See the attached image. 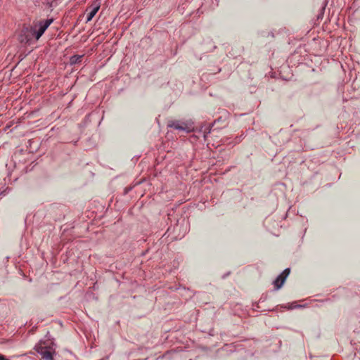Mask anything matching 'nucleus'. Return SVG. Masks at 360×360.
<instances>
[{
    "label": "nucleus",
    "mask_w": 360,
    "mask_h": 360,
    "mask_svg": "<svg viewBox=\"0 0 360 360\" xmlns=\"http://www.w3.org/2000/svg\"><path fill=\"white\" fill-rule=\"evenodd\" d=\"M53 20L52 18L46 19L45 20H41L38 22L37 27H38L37 30H34V34L37 40H38L46 30V29L50 26V25L53 22Z\"/></svg>",
    "instance_id": "nucleus-1"
},
{
    "label": "nucleus",
    "mask_w": 360,
    "mask_h": 360,
    "mask_svg": "<svg viewBox=\"0 0 360 360\" xmlns=\"http://www.w3.org/2000/svg\"><path fill=\"white\" fill-rule=\"evenodd\" d=\"M35 349L44 360H53L55 352L52 348L43 346H36Z\"/></svg>",
    "instance_id": "nucleus-2"
},
{
    "label": "nucleus",
    "mask_w": 360,
    "mask_h": 360,
    "mask_svg": "<svg viewBox=\"0 0 360 360\" xmlns=\"http://www.w3.org/2000/svg\"><path fill=\"white\" fill-rule=\"evenodd\" d=\"M168 127L171 128H174L179 131H190L191 128L188 126V124L181 122L179 121H171L168 123Z\"/></svg>",
    "instance_id": "nucleus-3"
},
{
    "label": "nucleus",
    "mask_w": 360,
    "mask_h": 360,
    "mask_svg": "<svg viewBox=\"0 0 360 360\" xmlns=\"http://www.w3.org/2000/svg\"><path fill=\"white\" fill-rule=\"evenodd\" d=\"M100 8L99 4L94 3L91 5V6L86 10L87 12V16H86V22H88L91 21L93 18L95 16L96 13L98 11Z\"/></svg>",
    "instance_id": "nucleus-4"
},
{
    "label": "nucleus",
    "mask_w": 360,
    "mask_h": 360,
    "mask_svg": "<svg viewBox=\"0 0 360 360\" xmlns=\"http://www.w3.org/2000/svg\"><path fill=\"white\" fill-rule=\"evenodd\" d=\"M283 278V276L281 275H279L273 282L274 285V287H275V290H278L280 289L283 284H281V279Z\"/></svg>",
    "instance_id": "nucleus-5"
},
{
    "label": "nucleus",
    "mask_w": 360,
    "mask_h": 360,
    "mask_svg": "<svg viewBox=\"0 0 360 360\" xmlns=\"http://www.w3.org/2000/svg\"><path fill=\"white\" fill-rule=\"evenodd\" d=\"M290 269L289 268L285 269L280 275L283 276L281 283L283 284L288 276L289 275Z\"/></svg>",
    "instance_id": "nucleus-6"
},
{
    "label": "nucleus",
    "mask_w": 360,
    "mask_h": 360,
    "mask_svg": "<svg viewBox=\"0 0 360 360\" xmlns=\"http://www.w3.org/2000/svg\"><path fill=\"white\" fill-rule=\"evenodd\" d=\"M210 131H211V128H209V129H208V131H207V132H206L205 131H204V139H206L207 136V134H210Z\"/></svg>",
    "instance_id": "nucleus-7"
},
{
    "label": "nucleus",
    "mask_w": 360,
    "mask_h": 360,
    "mask_svg": "<svg viewBox=\"0 0 360 360\" xmlns=\"http://www.w3.org/2000/svg\"><path fill=\"white\" fill-rule=\"evenodd\" d=\"M302 306L301 305H293L292 307H290V309H294V308H297V307H302Z\"/></svg>",
    "instance_id": "nucleus-8"
},
{
    "label": "nucleus",
    "mask_w": 360,
    "mask_h": 360,
    "mask_svg": "<svg viewBox=\"0 0 360 360\" xmlns=\"http://www.w3.org/2000/svg\"><path fill=\"white\" fill-rule=\"evenodd\" d=\"M0 360H6V359L3 355L0 354Z\"/></svg>",
    "instance_id": "nucleus-9"
},
{
    "label": "nucleus",
    "mask_w": 360,
    "mask_h": 360,
    "mask_svg": "<svg viewBox=\"0 0 360 360\" xmlns=\"http://www.w3.org/2000/svg\"><path fill=\"white\" fill-rule=\"evenodd\" d=\"M27 30H28V29L25 28V29L22 30V32H25V31L27 32Z\"/></svg>",
    "instance_id": "nucleus-10"
}]
</instances>
